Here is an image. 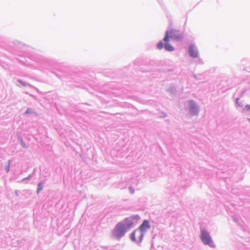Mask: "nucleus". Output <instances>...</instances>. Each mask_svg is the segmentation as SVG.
Masks as SVG:
<instances>
[{
	"label": "nucleus",
	"instance_id": "nucleus-1",
	"mask_svg": "<svg viewBox=\"0 0 250 250\" xmlns=\"http://www.w3.org/2000/svg\"><path fill=\"white\" fill-rule=\"evenodd\" d=\"M150 228L149 223L147 220H145L143 224L139 227V230H135L131 236V239L132 241H136V235H137L138 236L139 239L138 241L141 242L144 236V233L148 229Z\"/></svg>",
	"mask_w": 250,
	"mask_h": 250
},
{
	"label": "nucleus",
	"instance_id": "nucleus-2",
	"mask_svg": "<svg viewBox=\"0 0 250 250\" xmlns=\"http://www.w3.org/2000/svg\"><path fill=\"white\" fill-rule=\"evenodd\" d=\"M182 37V34L178 31L174 29H170L167 31L164 39L165 42H167L169 37L174 40H180Z\"/></svg>",
	"mask_w": 250,
	"mask_h": 250
},
{
	"label": "nucleus",
	"instance_id": "nucleus-3",
	"mask_svg": "<svg viewBox=\"0 0 250 250\" xmlns=\"http://www.w3.org/2000/svg\"><path fill=\"white\" fill-rule=\"evenodd\" d=\"M201 239L203 243L206 245H211L212 241L209 234L205 230H202L201 234Z\"/></svg>",
	"mask_w": 250,
	"mask_h": 250
},
{
	"label": "nucleus",
	"instance_id": "nucleus-4",
	"mask_svg": "<svg viewBox=\"0 0 250 250\" xmlns=\"http://www.w3.org/2000/svg\"><path fill=\"white\" fill-rule=\"evenodd\" d=\"M124 231V226L123 224H118L115 229V233L118 236H123Z\"/></svg>",
	"mask_w": 250,
	"mask_h": 250
},
{
	"label": "nucleus",
	"instance_id": "nucleus-5",
	"mask_svg": "<svg viewBox=\"0 0 250 250\" xmlns=\"http://www.w3.org/2000/svg\"><path fill=\"white\" fill-rule=\"evenodd\" d=\"M188 51L191 57L193 58H197L198 57V52L195 47L193 45H190L189 46Z\"/></svg>",
	"mask_w": 250,
	"mask_h": 250
},
{
	"label": "nucleus",
	"instance_id": "nucleus-6",
	"mask_svg": "<svg viewBox=\"0 0 250 250\" xmlns=\"http://www.w3.org/2000/svg\"><path fill=\"white\" fill-rule=\"evenodd\" d=\"M166 43L164 45L165 48L168 51H172L174 50V48L168 43L167 42H165Z\"/></svg>",
	"mask_w": 250,
	"mask_h": 250
},
{
	"label": "nucleus",
	"instance_id": "nucleus-7",
	"mask_svg": "<svg viewBox=\"0 0 250 250\" xmlns=\"http://www.w3.org/2000/svg\"><path fill=\"white\" fill-rule=\"evenodd\" d=\"M134 223V222L132 221L130 218H128L126 219V224H128L127 227L130 228L133 225Z\"/></svg>",
	"mask_w": 250,
	"mask_h": 250
},
{
	"label": "nucleus",
	"instance_id": "nucleus-8",
	"mask_svg": "<svg viewBox=\"0 0 250 250\" xmlns=\"http://www.w3.org/2000/svg\"><path fill=\"white\" fill-rule=\"evenodd\" d=\"M164 47V44L162 42H160L157 44V47L159 49H162Z\"/></svg>",
	"mask_w": 250,
	"mask_h": 250
},
{
	"label": "nucleus",
	"instance_id": "nucleus-9",
	"mask_svg": "<svg viewBox=\"0 0 250 250\" xmlns=\"http://www.w3.org/2000/svg\"><path fill=\"white\" fill-rule=\"evenodd\" d=\"M42 188V186L41 184H39L38 185V191H41Z\"/></svg>",
	"mask_w": 250,
	"mask_h": 250
},
{
	"label": "nucleus",
	"instance_id": "nucleus-10",
	"mask_svg": "<svg viewBox=\"0 0 250 250\" xmlns=\"http://www.w3.org/2000/svg\"><path fill=\"white\" fill-rule=\"evenodd\" d=\"M245 108L247 110H250V105H246Z\"/></svg>",
	"mask_w": 250,
	"mask_h": 250
},
{
	"label": "nucleus",
	"instance_id": "nucleus-11",
	"mask_svg": "<svg viewBox=\"0 0 250 250\" xmlns=\"http://www.w3.org/2000/svg\"><path fill=\"white\" fill-rule=\"evenodd\" d=\"M129 191H130V193H131V194L134 193V190H133V189H132V188H129Z\"/></svg>",
	"mask_w": 250,
	"mask_h": 250
},
{
	"label": "nucleus",
	"instance_id": "nucleus-12",
	"mask_svg": "<svg viewBox=\"0 0 250 250\" xmlns=\"http://www.w3.org/2000/svg\"><path fill=\"white\" fill-rule=\"evenodd\" d=\"M190 110H192V107H190Z\"/></svg>",
	"mask_w": 250,
	"mask_h": 250
},
{
	"label": "nucleus",
	"instance_id": "nucleus-13",
	"mask_svg": "<svg viewBox=\"0 0 250 250\" xmlns=\"http://www.w3.org/2000/svg\"><path fill=\"white\" fill-rule=\"evenodd\" d=\"M249 120H250V119Z\"/></svg>",
	"mask_w": 250,
	"mask_h": 250
}]
</instances>
